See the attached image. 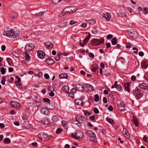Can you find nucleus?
<instances>
[{"instance_id": "f257e3e1", "label": "nucleus", "mask_w": 148, "mask_h": 148, "mask_svg": "<svg viewBox=\"0 0 148 148\" xmlns=\"http://www.w3.org/2000/svg\"><path fill=\"white\" fill-rule=\"evenodd\" d=\"M3 34L4 35H5L10 38H16L17 37H19L20 35V34L18 33H16L13 29H10L8 33H7L5 34L4 33Z\"/></svg>"}, {"instance_id": "f03ea898", "label": "nucleus", "mask_w": 148, "mask_h": 148, "mask_svg": "<svg viewBox=\"0 0 148 148\" xmlns=\"http://www.w3.org/2000/svg\"><path fill=\"white\" fill-rule=\"evenodd\" d=\"M133 92L136 98L139 99L143 96V93L141 92V91L138 88H135L133 91Z\"/></svg>"}, {"instance_id": "7ed1b4c3", "label": "nucleus", "mask_w": 148, "mask_h": 148, "mask_svg": "<svg viewBox=\"0 0 148 148\" xmlns=\"http://www.w3.org/2000/svg\"><path fill=\"white\" fill-rule=\"evenodd\" d=\"M104 41V39L101 38L100 40L94 39L92 41L91 44L93 46L98 45L102 43Z\"/></svg>"}, {"instance_id": "20e7f679", "label": "nucleus", "mask_w": 148, "mask_h": 148, "mask_svg": "<svg viewBox=\"0 0 148 148\" xmlns=\"http://www.w3.org/2000/svg\"><path fill=\"white\" fill-rule=\"evenodd\" d=\"M38 136L40 139L43 141L48 140L50 139V136L47 134H43L42 135L41 134H39Z\"/></svg>"}, {"instance_id": "39448f33", "label": "nucleus", "mask_w": 148, "mask_h": 148, "mask_svg": "<svg viewBox=\"0 0 148 148\" xmlns=\"http://www.w3.org/2000/svg\"><path fill=\"white\" fill-rule=\"evenodd\" d=\"M82 136H83V134L82 132L77 131L75 133V135L73 134L72 137L75 139H78L79 138H81Z\"/></svg>"}, {"instance_id": "423d86ee", "label": "nucleus", "mask_w": 148, "mask_h": 148, "mask_svg": "<svg viewBox=\"0 0 148 148\" xmlns=\"http://www.w3.org/2000/svg\"><path fill=\"white\" fill-rule=\"evenodd\" d=\"M83 86H84V88H86V90L88 91L89 92H92L94 90L93 87L91 85L89 84L84 83L83 84Z\"/></svg>"}, {"instance_id": "0eeeda50", "label": "nucleus", "mask_w": 148, "mask_h": 148, "mask_svg": "<svg viewBox=\"0 0 148 148\" xmlns=\"http://www.w3.org/2000/svg\"><path fill=\"white\" fill-rule=\"evenodd\" d=\"M76 120L78 121L80 123H84L86 121V119L83 116L77 115L75 116Z\"/></svg>"}, {"instance_id": "6e6552de", "label": "nucleus", "mask_w": 148, "mask_h": 148, "mask_svg": "<svg viewBox=\"0 0 148 148\" xmlns=\"http://www.w3.org/2000/svg\"><path fill=\"white\" fill-rule=\"evenodd\" d=\"M138 86L142 89L148 91V85L144 82L139 84Z\"/></svg>"}, {"instance_id": "1a4fd4ad", "label": "nucleus", "mask_w": 148, "mask_h": 148, "mask_svg": "<svg viewBox=\"0 0 148 148\" xmlns=\"http://www.w3.org/2000/svg\"><path fill=\"white\" fill-rule=\"evenodd\" d=\"M118 109L121 111H124L126 110L125 105L122 103L117 104Z\"/></svg>"}, {"instance_id": "9d476101", "label": "nucleus", "mask_w": 148, "mask_h": 148, "mask_svg": "<svg viewBox=\"0 0 148 148\" xmlns=\"http://www.w3.org/2000/svg\"><path fill=\"white\" fill-rule=\"evenodd\" d=\"M64 12L65 15H67L69 14H72V12L71 11L70 6L64 8L63 10L62 14Z\"/></svg>"}, {"instance_id": "9b49d317", "label": "nucleus", "mask_w": 148, "mask_h": 148, "mask_svg": "<svg viewBox=\"0 0 148 148\" xmlns=\"http://www.w3.org/2000/svg\"><path fill=\"white\" fill-rule=\"evenodd\" d=\"M10 104L12 107L17 109H18L20 107V104L19 103H16V102L12 101L11 102Z\"/></svg>"}, {"instance_id": "f8f14e48", "label": "nucleus", "mask_w": 148, "mask_h": 148, "mask_svg": "<svg viewBox=\"0 0 148 148\" xmlns=\"http://www.w3.org/2000/svg\"><path fill=\"white\" fill-rule=\"evenodd\" d=\"M67 21L66 20L61 21L58 24V27H64L67 24Z\"/></svg>"}, {"instance_id": "ddd939ff", "label": "nucleus", "mask_w": 148, "mask_h": 148, "mask_svg": "<svg viewBox=\"0 0 148 148\" xmlns=\"http://www.w3.org/2000/svg\"><path fill=\"white\" fill-rule=\"evenodd\" d=\"M88 136L89 137V140L91 141L95 142L97 141L96 138V135H91V134H88Z\"/></svg>"}, {"instance_id": "4468645a", "label": "nucleus", "mask_w": 148, "mask_h": 148, "mask_svg": "<svg viewBox=\"0 0 148 148\" xmlns=\"http://www.w3.org/2000/svg\"><path fill=\"white\" fill-rule=\"evenodd\" d=\"M45 56L44 52L42 50H38V56L40 58H43Z\"/></svg>"}, {"instance_id": "2eb2a0df", "label": "nucleus", "mask_w": 148, "mask_h": 148, "mask_svg": "<svg viewBox=\"0 0 148 148\" xmlns=\"http://www.w3.org/2000/svg\"><path fill=\"white\" fill-rule=\"evenodd\" d=\"M129 85L130 84L128 82L124 83L122 84V85L124 86L125 90L126 91H127L128 92H130Z\"/></svg>"}, {"instance_id": "dca6fc26", "label": "nucleus", "mask_w": 148, "mask_h": 148, "mask_svg": "<svg viewBox=\"0 0 148 148\" xmlns=\"http://www.w3.org/2000/svg\"><path fill=\"white\" fill-rule=\"evenodd\" d=\"M47 63L50 65H52L54 63L55 61L53 59L51 58H48L46 60Z\"/></svg>"}, {"instance_id": "f3484780", "label": "nucleus", "mask_w": 148, "mask_h": 148, "mask_svg": "<svg viewBox=\"0 0 148 148\" xmlns=\"http://www.w3.org/2000/svg\"><path fill=\"white\" fill-rule=\"evenodd\" d=\"M76 88L78 91L82 92L85 89L84 86H83L81 85L80 84H78L76 85Z\"/></svg>"}, {"instance_id": "a211bd4d", "label": "nucleus", "mask_w": 148, "mask_h": 148, "mask_svg": "<svg viewBox=\"0 0 148 148\" xmlns=\"http://www.w3.org/2000/svg\"><path fill=\"white\" fill-rule=\"evenodd\" d=\"M40 111L42 114H44L45 115L48 114L49 111L46 108H42L40 110Z\"/></svg>"}, {"instance_id": "6ab92c4d", "label": "nucleus", "mask_w": 148, "mask_h": 148, "mask_svg": "<svg viewBox=\"0 0 148 148\" xmlns=\"http://www.w3.org/2000/svg\"><path fill=\"white\" fill-rule=\"evenodd\" d=\"M46 47L48 48L52 49L53 47V44L50 41L45 43Z\"/></svg>"}, {"instance_id": "aec40b11", "label": "nucleus", "mask_w": 148, "mask_h": 148, "mask_svg": "<svg viewBox=\"0 0 148 148\" xmlns=\"http://www.w3.org/2000/svg\"><path fill=\"white\" fill-rule=\"evenodd\" d=\"M42 101L40 99L37 98L36 97L35 99V102L36 103V106H40L41 103Z\"/></svg>"}, {"instance_id": "412c9836", "label": "nucleus", "mask_w": 148, "mask_h": 148, "mask_svg": "<svg viewBox=\"0 0 148 148\" xmlns=\"http://www.w3.org/2000/svg\"><path fill=\"white\" fill-rule=\"evenodd\" d=\"M33 46H31L30 44H26L25 47V49L26 51H30L33 49Z\"/></svg>"}, {"instance_id": "4be33fe9", "label": "nucleus", "mask_w": 148, "mask_h": 148, "mask_svg": "<svg viewBox=\"0 0 148 148\" xmlns=\"http://www.w3.org/2000/svg\"><path fill=\"white\" fill-rule=\"evenodd\" d=\"M102 16L105 18L107 21H108L111 17L110 14L108 13H106V14H103Z\"/></svg>"}, {"instance_id": "5701e85b", "label": "nucleus", "mask_w": 148, "mask_h": 148, "mask_svg": "<svg viewBox=\"0 0 148 148\" xmlns=\"http://www.w3.org/2000/svg\"><path fill=\"white\" fill-rule=\"evenodd\" d=\"M148 66V62L147 61L143 62L142 63V67L143 69H145Z\"/></svg>"}, {"instance_id": "b1692460", "label": "nucleus", "mask_w": 148, "mask_h": 148, "mask_svg": "<svg viewBox=\"0 0 148 148\" xmlns=\"http://www.w3.org/2000/svg\"><path fill=\"white\" fill-rule=\"evenodd\" d=\"M55 108V105L53 103L51 102L49 103L48 107L49 109L51 110H53Z\"/></svg>"}, {"instance_id": "393cba45", "label": "nucleus", "mask_w": 148, "mask_h": 148, "mask_svg": "<svg viewBox=\"0 0 148 148\" xmlns=\"http://www.w3.org/2000/svg\"><path fill=\"white\" fill-rule=\"evenodd\" d=\"M90 33L88 32V36L85 38L83 42L84 44H86L88 42V40L90 39Z\"/></svg>"}, {"instance_id": "a878e982", "label": "nucleus", "mask_w": 148, "mask_h": 148, "mask_svg": "<svg viewBox=\"0 0 148 148\" xmlns=\"http://www.w3.org/2000/svg\"><path fill=\"white\" fill-rule=\"evenodd\" d=\"M68 77L67 74L66 73H62L59 75V78L60 79H67Z\"/></svg>"}, {"instance_id": "bb28decb", "label": "nucleus", "mask_w": 148, "mask_h": 148, "mask_svg": "<svg viewBox=\"0 0 148 148\" xmlns=\"http://www.w3.org/2000/svg\"><path fill=\"white\" fill-rule=\"evenodd\" d=\"M127 32L130 36L133 37L135 36V32L132 29H131L129 31H127Z\"/></svg>"}, {"instance_id": "cd10ccee", "label": "nucleus", "mask_w": 148, "mask_h": 148, "mask_svg": "<svg viewBox=\"0 0 148 148\" xmlns=\"http://www.w3.org/2000/svg\"><path fill=\"white\" fill-rule=\"evenodd\" d=\"M86 21L87 23L94 25V22L95 20L93 18H92L88 20H86Z\"/></svg>"}, {"instance_id": "c85d7f7f", "label": "nucleus", "mask_w": 148, "mask_h": 148, "mask_svg": "<svg viewBox=\"0 0 148 148\" xmlns=\"http://www.w3.org/2000/svg\"><path fill=\"white\" fill-rule=\"evenodd\" d=\"M112 44L115 45L117 43V39L116 37H114L111 40Z\"/></svg>"}, {"instance_id": "c756f323", "label": "nucleus", "mask_w": 148, "mask_h": 148, "mask_svg": "<svg viewBox=\"0 0 148 148\" xmlns=\"http://www.w3.org/2000/svg\"><path fill=\"white\" fill-rule=\"evenodd\" d=\"M59 118L56 115H53L52 117V119L53 122H56L58 121Z\"/></svg>"}, {"instance_id": "7c9ffc66", "label": "nucleus", "mask_w": 148, "mask_h": 148, "mask_svg": "<svg viewBox=\"0 0 148 148\" xmlns=\"http://www.w3.org/2000/svg\"><path fill=\"white\" fill-rule=\"evenodd\" d=\"M118 15L122 17H124L125 16V13L124 12L121 10L118 13Z\"/></svg>"}, {"instance_id": "2f4dec72", "label": "nucleus", "mask_w": 148, "mask_h": 148, "mask_svg": "<svg viewBox=\"0 0 148 148\" xmlns=\"http://www.w3.org/2000/svg\"><path fill=\"white\" fill-rule=\"evenodd\" d=\"M25 60L27 61H29L30 59V56L27 53H25Z\"/></svg>"}, {"instance_id": "473e14b6", "label": "nucleus", "mask_w": 148, "mask_h": 148, "mask_svg": "<svg viewBox=\"0 0 148 148\" xmlns=\"http://www.w3.org/2000/svg\"><path fill=\"white\" fill-rule=\"evenodd\" d=\"M42 123L45 125H47L49 123V121L47 119H45L41 121Z\"/></svg>"}, {"instance_id": "72a5a7b5", "label": "nucleus", "mask_w": 148, "mask_h": 148, "mask_svg": "<svg viewBox=\"0 0 148 148\" xmlns=\"http://www.w3.org/2000/svg\"><path fill=\"white\" fill-rule=\"evenodd\" d=\"M75 102L76 104L77 105H80L82 103V101L79 99H75Z\"/></svg>"}, {"instance_id": "f704fd0d", "label": "nucleus", "mask_w": 148, "mask_h": 148, "mask_svg": "<svg viewBox=\"0 0 148 148\" xmlns=\"http://www.w3.org/2000/svg\"><path fill=\"white\" fill-rule=\"evenodd\" d=\"M12 54L16 58H18L20 57V54L14 51H13L12 52Z\"/></svg>"}, {"instance_id": "c9c22d12", "label": "nucleus", "mask_w": 148, "mask_h": 148, "mask_svg": "<svg viewBox=\"0 0 148 148\" xmlns=\"http://www.w3.org/2000/svg\"><path fill=\"white\" fill-rule=\"evenodd\" d=\"M106 119L108 120V122L111 125H113L114 124V122L113 119L111 118H107Z\"/></svg>"}, {"instance_id": "e433bc0d", "label": "nucleus", "mask_w": 148, "mask_h": 148, "mask_svg": "<svg viewBox=\"0 0 148 148\" xmlns=\"http://www.w3.org/2000/svg\"><path fill=\"white\" fill-rule=\"evenodd\" d=\"M115 88H116L118 91H121L122 90V87L120 85H118L116 86H115Z\"/></svg>"}, {"instance_id": "4c0bfd02", "label": "nucleus", "mask_w": 148, "mask_h": 148, "mask_svg": "<svg viewBox=\"0 0 148 148\" xmlns=\"http://www.w3.org/2000/svg\"><path fill=\"white\" fill-rule=\"evenodd\" d=\"M63 90L66 92H67L69 90V87L67 86H64L63 87Z\"/></svg>"}, {"instance_id": "58836bf2", "label": "nucleus", "mask_w": 148, "mask_h": 148, "mask_svg": "<svg viewBox=\"0 0 148 148\" xmlns=\"http://www.w3.org/2000/svg\"><path fill=\"white\" fill-rule=\"evenodd\" d=\"M4 143L6 144H9L10 142V139L8 138H5L3 140Z\"/></svg>"}, {"instance_id": "ea45409f", "label": "nucleus", "mask_w": 148, "mask_h": 148, "mask_svg": "<svg viewBox=\"0 0 148 148\" xmlns=\"http://www.w3.org/2000/svg\"><path fill=\"white\" fill-rule=\"evenodd\" d=\"M94 100L96 102H97L99 101V97L97 94H96L95 95Z\"/></svg>"}, {"instance_id": "a19ab883", "label": "nucleus", "mask_w": 148, "mask_h": 148, "mask_svg": "<svg viewBox=\"0 0 148 148\" xmlns=\"http://www.w3.org/2000/svg\"><path fill=\"white\" fill-rule=\"evenodd\" d=\"M5 69L3 67H2L1 68L0 71L1 73L2 74L4 75L5 73Z\"/></svg>"}, {"instance_id": "79ce46f5", "label": "nucleus", "mask_w": 148, "mask_h": 148, "mask_svg": "<svg viewBox=\"0 0 148 148\" xmlns=\"http://www.w3.org/2000/svg\"><path fill=\"white\" fill-rule=\"evenodd\" d=\"M71 11L72 12V13L76 11L77 9L73 6H70Z\"/></svg>"}, {"instance_id": "37998d69", "label": "nucleus", "mask_w": 148, "mask_h": 148, "mask_svg": "<svg viewBox=\"0 0 148 148\" xmlns=\"http://www.w3.org/2000/svg\"><path fill=\"white\" fill-rule=\"evenodd\" d=\"M108 100L109 101L113 102L114 101V98L113 96L108 97Z\"/></svg>"}, {"instance_id": "c03bdc74", "label": "nucleus", "mask_w": 148, "mask_h": 148, "mask_svg": "<svg viewBox=\"0 0 148 148\" xmlns=\"http://www.w3.org/2000/svg\"><path fill=\"white\" fill-rule=\"evenodd\" d=\"M44 12H39L38 13H37L35 14V15L36 16H39L40 17V16H42V14H44Z\"/></svg>"}, {"instance_id": "a18cd8bd", "label": "nucleus", "mask_w": 148, "mask_h": 148, "mask_svg": "<svg viewBox=\"0 0 148 148\" xmlns=\"http://www.w3.org/2000/svg\"><path fill=\"white\" fill-rule=\"evenodd\" d=\"M97 32L98 31L95 28L93 29L92 31V33L95 35L97 33Z\"/></svg>"}, {"instance_id": "49530a36", "label": "nucleus", "mask_w": 148, "mask_h": 148, "mask_svg": "<svg viewBox=\"0 0 148 148\" xmlns=\"http://www.w3.org/2000/svg\"><path fill=\"white\" fill-rule=\"evenodd\" d=\"M143 13L145 14L148 13V9L146 8H145L143 10Z\"/></svg>"}, {"instance_id": "de8ad7c7", "label": "nucleus", "mask_w": 148, "mask_h": 148, "mask_svg": "<svg viewBox=\"0 0 148 148\" xmlns=\"http://www.w3.org/2000/svg\"><path fill=\"white\" fill-rule=\"evenodd\" d=\"M43 101H44V102L48 103H49L50 102V101L49 99L48 98H44L43 99Z\"/></svg>"}, {"instance_id": "09e8293b", "label": "nucleus", "mask_w": 148, "mask_h": 148, "mask_svg": "<svg viewBox=\"0 0 148 148\" xmlns=\"http://www.w3.org/2000/svg\"><path fill=\"white\" fill-rule=\"evenodd\" d=\"M62 131V129L60 128H58L56 132V133L57 134H59Z\"/></svg>"}, {"instance_id": "8fccbe9b", "label": "nucleus", "mask_w": 148, "mask_h": 148, "mask_svg": "<svg viewBox=\"0 0 148 148\" xmlns=\"http://www.w3.org/2000/svg\"><path fill=\"white\" fill-rule=\"evenodd\" d=\"M48 90L49 91H54V89L53 88L52 86H49L48 88Z\"/></svg>"}, {"instance_id": "3c124183", "label": "nucleus", "mask_w": 148, "mask_h": 148, "mask_svg": "<svg viewBox=\"0 0 148 148\" xmlns=\"http://www.w3.org/2000/svg\"><path fill=\"white\" fill-rule=\"evenodd\" d=\"M62 126L67 125L68 122L65 121H62Z\"/></svg>"}, {"instance_id": "603ef678", "label": "nucleus", "mask_w": 148, "mask_h": 148, "mask_svg": "<svg viewBox=\"0 0 148 148\" xmlns=\"http://www.w3.org/2000/svg\"><path fill=\"white\" fill-rule=\"evenodd\" d=\"M19 89L22 90H24L26 89V86H21L20 87H18Z\"/></svg>"}, {"instance_id": "864d4df0", "label": "nucleus", "mask_w": 148, "mask_h": 148, "mask_svg": "<svg viewBox=\"0 0 148 148\" xmlns=\"http://www.w3.org/2000/svg\"><path fill=\"white\" fill-rule=\"evenodd\" d=\"M62 0H52V2L54 4H57L60 2Z\"/></svg>"}, {"instance_id": "5fc2aeb1", "label": "nucleus", "mask_w": 148, "mask_h": 148, "mask_svg": "<svg viewBox=\"0 0 148 148\" xmlns=\"http://www.w3.org/2000/svg\"><path fill=\"white\" fill-rule=\"evenodd\" d=\"M132 44L130 42H127L126 44V47L127 48H130L131 47Z\"/></svg>"}, {"instance_id": "6e6d98bb", "label": "nucleus", "mask_w": 148, "mask_h": 148, "mask_svg": "<svg viewBox=\"0 0 148 148\" xmlns=\"http://www.w3.org/2000/svg\"><path fill=\"white\" fill-rule=\"evenodd\" d=\"M77 21H75L73 20H72L69 22V24L71 25H72L73 24H75V23H77Z\"/></svg>"}, {"instance_id": "4d7b16f0", "label": "nucleus", "mask_w": 148, "mask_h": 148, "mask_svg": "<svg viewBox=\"0 0 148 148\" xmlns=\"http://www.w3.org/2000/svg\"><path fill=\"white\" fill-rule=\"evenodd\" d=\"M93 111L96 114H98L99 112L97 108H95L93 110Z\"/></svg>"}, {"instance_id": "13d9d810", "label": "nucleus", "mask_w": 148, "mask_h": 148, "mask_svg": "<svg viewBox=\"0 0 148 148\" xmlns=\"http://www.w3.org/2000/svg\"><path fill=\"white\" fill-rule=\"evenodd\" d=\"M125 137L127 139L130 138V136L129 135V134L128 133V132L126 133V134H125Z\"/></svg>"}, {"instance_id": "bf43d9fd", "label": "nucleus", "mask_w": 148, "mask_h": 148, "mask_svg": "<svg viewBox=\"0 0 148 148\" xmlns=\"http://www.w3.org/2000/svg\"><path fill=\"white\" fill-rule=\"evenodd\" d=\"M95 117L94 115H92L90 117L89 119L90 120L93 121L95 120Z\"/></svg>"}, {"instance_id": "052dcab7", "label": "nucleus", "mask_w": 148, "mask_h": 148, "mask_svg": "<svg viewBox=\"0 0 148 148\" xmlns=\"http://www.w3.org/2000/svg\"><path fill=\"white\" fill-rule=\"evenodd\" d=\"M112 35L110 34L108 35L107 37V39L108 40H109L111 38H112L113 37Z\"/></svg>"}, {"instance_id": "680f3d73", "label": "nucleus", "mask_w": 148, "mask_h": 148, "mask_svg": "<svg viewBox=\"0 0 148 148\" xmlns=\"http://www.w3.org/2000/svg\"><path fill=\"white\" fill-rule=\"evenodd\" d=\"M69 96L71 98H73L74 97V95L73 93L72 92H69Z\"/></svg>"}, {"instance_id": "e2e57ef3", "label": "nucleus", "mask_w": 148, "mask_h": 148, "mask_svg": "<svg viewBox=\"0 0 148 148\" xmlns=\"http://www.w3.org/2000/svg\"><path fill=\"white\" fill-rule=\"evenodd\" d=\"M44 77H45L46 79H48L49 78V74L47 73H45V74H44Z\"/></svg>"}, {"instance_id": "0e129e2a", "label": "nucleus", "mask_w": 148, "mask_h": 148, "mask_svg": "<svg viewBox=\"0 0 148 148\" xmlns=\"http://www.w3.org/2000/svg\"><path fill=\"white\" fill-rule=\"evenodd\" d=\"M71 91V92H72L73 93H75L77 90L75 88H73L70 90Z\"/></svg>"}, {"instance_id": "69168bd1", "label": "nucleus", "mask_w": 148, "mask_h": 148, "mask_svg": "<svg viewBox=\"0 0 148 148\" xmlns=\"http://www.w3.org/2000/svg\"><path fill=\"white\" fill-rule=\"evenodd\" d=\"M28 119V116L25 115H23L22 116V119L23 120H27Z\"/></svg>"}, {"instance_id": "338daca9", "label": "nucleus", "mask_w": 148, "mask_h": 148, "mask_svg": "<svg viewBox=\"0 0 148 148\" xmlns=\"http://www.w3.org/2000/svg\"><path fill=\"white\" fill-rule=\"evenodd\" d=\"M89 56L92 58H93L94 57V54L92 53H88Z\"/></svg>"}, {"instance_id": "774afa93", "label": "nucleus", "mask_w": 148, "mask_h": 148, "mask_svg": "<svg viewBox=\"0 0 148 148\" xmlns=\"http://www.w3.org/2000/svg\"><path fill=\"white\" fill-rule=\"evenodd\" d=\"M93 99V97L92 96H90L89 97V98L88 100H89V103H91V101H92Z\"/></svg>"}]
</instances>
